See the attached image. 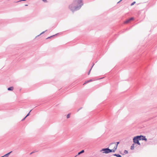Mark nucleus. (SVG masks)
Here are the masks:
<instances>
[{"label":"nucleus","instance_id":"1","mask_svg":"<svg viewBox=\"0 0 157 157\" xmlns=\"http://www.w3.org/2000/svg\"><path fill=\"white\" fill-rule=\"evenodd\" d=\"M82 0H73L68 6V8L73 13L79 10L83 5Z\"/></svg>","mask_w":157,"mask_h":157},{"label":"nucleus","instance_id":"2","mask_svg":"<svg viewBox=\"0 0 157 157\" xmlns=\"http://www.w3.org/2000/svg\"><path fill=\"white\" fill-rule=\"evenodd\" d=\"M139 138V140H144L145 141H147V139L146 138L145 136H142L141 135L140 136H137Z\"/></svg>","mask_w":157,"mask_h":157},{"label":"nucleus","instance_id":"3","mask_svg":"<svg viewBox=\"0 0 157 157\" xmlns=\"http://www.w3.org/2000/svg\"><path fill=\"white\" fill-rule=\"evenodd\" d=\"M100 151H103V153L108 154L109 153V148H102Z\"/></svg>","mask_w":157,"mask_h":157},{"label":"nucleus","instance_id":"4","mask_svg":"<svg viewBox=\"0 0 157 157\" xmlns=\"http://www.w3.org/2000/svg\"><path fill=\"white\" fill-rule=\"evenodd\" d=\"M133 142L135 144L137 143V142L139 141V140L138 136L134 137L133 139Z\"/></svg>","mask_w":157,"mask_h":157},{"label":"nucleus","instance_id":"5","mask_svg":"<svg viewBox=\"0 0 157 157\" xmlns=\"http://www.w3.org/2000/svg\"><path fill=\"white\" fill-rule=\"evenodd\" d=\"M117 149V145L115 146H114V148L113 149H109V153L111 152H114Z\"/></svg>","mask_w":157,"mask_h":157},{"label":"nucleus","instance_id":"6","mask_svg":"<svg viewBox=\"0 0 157 157\" xmlns=\"http://www.w3.org/2000/svg\"><path fill=\"white\" fill-rule=\"evenodd\" d=\"M134 19L133 17H131L130 19H128L125 21V23H128L130 22L131 21L133 20Z\"/></svg>","mask_w":157,"mask_h":157},{"label":"nucleus","instance_id":"7","mask_svg":"<svg viewBox=\"0 0 157 157\" xmlns=\"http://www.w3.org/2000/svg\"><path fill=\"white\" fill-rule=\"evenodd\" d=\"M117 144H116V143H111L110 144V145L109 146H111V145H114V146H115L116 145H117H117H118V144H119V142H117Z\"/></svg>","mask_w":157,"mask_h":157},{"label":"nucleus","instance_id":"8","mask_svg":"<svg viewBox=\"0 0 157 157\" xmlns=\"http://www.w3.org/2000/svg\"><path fill=\"white\" fill-rule=\"evenodd\" d=\"M12 152V151L8 153L7 154L4 155L1 157H8L9 155Z\"/></svg>","mask_w":157,"mask_h":157},{"label":"nucleus","instance_id":"9","mask_svg":"<svg viewBox=\"0 0 157 157\" xmlns=\"http://www.w3.org/2000/svg\"><path fill=\"white\" fill-rule=\"evenodd\" d=\"M14 88L13 86H11L8 88V90L10 91H13V90Z\"/></svg>","mask_w":157,"mask_h":157},{"label":"nucleus","instance_id":"10","mask_svg":"<svg viewBox=\"0 0 157 157\" xmlns=\"http://www.w3.org/2000/svg\"><path fill=\"white\" fill-rule=\"evenodd\" d=\"M134 145H135V144H133L131 146V148H130V149L131 150H134Z\"/></svg>","mask_w":157,"mask_h":157},{"label":"nucleus","instance_id":"11","mask_svg":"<svg viewBox=\"0 0 157 157\" xmlns=\"http://www.w3.org/2000/svg\"><path fill=\"white\" fill-rule=\"evenodd\" d=\"M113 155L117 156V157H121V155L119 154H114Z\"/></svg>","mask_w":157,"mask_h":157},{"label":"nucleus","instance_id":"12","mask_svg":"<svg viewBox=\"0 0 157 157\" xmlns=\"http://www.w3.org/2000/svg\"><path fill=\"white\" fill-rule=\"evenodd\" d=\"M84 152V150H82L81 151H80L79 152H78V155H80L81 154H82Z\"/></svg>","mask_w":157,"mask_h":157},{"label":"nucleus","instance_id":"13","mask_svg":"<svg viewBox=\"0 0 157 157\" xmlns=\"http://www.w3.org/2000/svg\"><path fill=\"white\" fill-rule=\"evenodd\" d=\"M91 81H92V80H88V81H86V82H85V83L83 84V85H85V84H86V83H88V82H91Z\"/></svg>","mask_w":157,"mask_h":157},{"label":"nucleus","instance_id":"14","mask_svg":"<svg viewBox=\"0 0 157 157\" xmlns=\"http://www.w3.org/2000/svg\"><path fill=\"white\" fill-rule=\"evenodd\" d=\"M94 64L93 65V66L90 69L89 71V72H88V75H89L90 74V71L91 70V69L92 68V67H93V66H94Z\"/></svg>","mask_w":157,"mask_h":157},{"label":"nucleus","instance_id":"15","mask_svg":"<svg viewBox=\"0 0 157 157\" xmlns=\"http://www.w3.org/2000/svg\"><path fill=\"white\" fill-rule=\"evenodd\" d=\"M70 117V114H68L67 116V118H68Z\"/></svg>","mask_w":157,"mask_h":157},{"label":"nucleus","instance_id":"16","mask_svg":"<svg viewBox=\"0 0 157 157\" xmlns=\"http://www.w3.org/2000/svg\"><path fill=\"white\" fill-rule=\"evenodd\" d=\"M32 111V110H31L29 112V113L27 115L25 116L26 117H27L28 116L29 114H30V112H31V111Z\"/></svg>","mask_w":157,"mask_h":157},{"label":"nucleus","instance_id":"17","mask_svg":"<svg viewBox=\"0 0 157 157\" xmlns=\"http://www.w3.org/2000/svg\"><path fill=\"white\" fill-rule=\"evenodd\" d=\"M124 153L125 154H127L128 153V151L127 150H125L124 151Z\"/></svg>","mask_w":157,"mask_h":157},{"label":"nucleus","instance_id":"18","mask_svg":"<svg viewBox=\"0 0 157 157\" xmlns=\"http://www.w3.org/2000/svg\"><path fill=\"white\" fill-rule=\"evenodd\" d=\"M135 3H136L135 2H133L132 3H131V6H132L134 5Z\"/></svg>","mask_w":157,"mask_h":157},{"label":"nucleus","instance_id":"19","mask_svg":"<svg viewBox=\"0 0 157 157\" xmlns=\"http://www.w3.org/2000/svg\"><path fill=\"white\" fill-rule=\"evenodd\" d=\"M57 34H56V35H53V36H50V37H48V38H47V39H49V38H51V37H52V36H55V35H57Z\"/></svg>","mask_w":157,"mask_h":157},{"label":"nucleus","instance_id":"20","mask_svg":"<svg viewBox=\"0 0 157 157\" xmlns=\"http://www.w3.org/2000/svg\"><path fill=\"white\" fill-rule=\"evenodd\" d=\"M136 144H138V145H140V143L139 142V141H138L137 142V143H136Z\"/></svg>","mask_w":157,"mask_h":157},{"label":"nucleus","instance_id":"21","mask_svg":"<svg viewBox=\"0 0 157 157\" xmlns=\"http://www.w3.org/2000/svg\"><path fill=\"white\" fill-rule=\"evenodd\" d=\"M47 31V30H45V31H44V32H42L40 34V35H41V34H43L44 33V32H46Z\"/></svg>","mask_w":157,"mask_h":157},{"label":"nucleus","instance_id":"22","mask_svg":"<svg viewBox=\"0 0 157 157\" xmlns=\"http://www.w3.org/2000/svg\"><path fill=\"white\" fill-rule=\"evenodd\" d=\"M42 1L44 2H47V1L46 0H42Z\"/></svg>","mask_w":157,"mask_h":157},{"label":"nucleus","instance_id":"23","mask_svg":"<svg viewBox=\"0 0 157 157\" xmlns=\"http://www.w3.org/2000/svg\"><path fill=\"white\" fill-rule=\"evenodd\" d=\"M26 117H25L23 119H22V121L24 120Z\"/></svg>","mask_w":157,"mask_h":157},{"label":"nucleus","instance_id":"24","mask_svg":"<svg viewBox=\"0 0 157 157\" xmlns=\"http://www.w3.org/2000/svg\"><path fill=\"white\" fill-rule=\"evenodd\" d=\"M122 0H121L120 1H119L118 2H117V3H120Z\"/></svg>","mask_w":157,"mask_h":157},{"label":"nucleus","instance_id":"25","mask_svg":"<svg viewBox=\"0 0 157 157\" xmlns=\"http://www.w3.org/2000/svg\"><path fill=\"white\" fill-rule=\"evenodd\" d=\"M111 146H112V147H114V145H111Z\"/></svg>","mask_w":157,"mask_h":157},{"label":"nucleus","instance_id":"26","mask_svg":"<svg viewBox=\"0 0 157 157\" xmlns=\"http://www.w3.org/2000/svg\"><path fill=\"white\" fill-rule=\"evenodd\" d=\"M28 6V5H25V6Z\"/></svg>","mask_w":157,"mask_h":157},{"label":"nucleus","instance_id":"27","mask_svg":"<svg viewBox=\"0 0 157 157\" xmlns=\"http://www.w3.org/2000/svg\"><path fill=\"white\" fill-rule=\"evenodd\" d=\"M33 152H32L30 153V154H32Z\"/></svg>","mask_w":157,"mask_h":157},{"label":"nucleus","instance_id":"28","mask_svg":"<svg viewBox=\"0 0 157 157\" xmlns=\"http://www.w3.org/2000/svg\"><path fill=\"white\" fill-rule=\"evenodd\" d=\"M77 155H76V156H75V157H76Z\"/></svg>","mask_w":157,"mask_h":157}]
</instances>
